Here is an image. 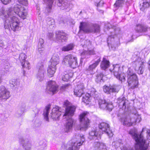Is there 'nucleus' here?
<instances>
[{
    "label": "nucleus",
    "instance_id": "nucleus-11",
    "mask_svg": "<svg viewBox=\"0 0 150 150\" xmlns=\"http://www.w3.org/2000/svg\"><path fill=\"white\" fill-rule=\"evenodd\" d=\"M120 67L118 65H113V69H110V71L113 72L114 75L116 77L121 81V82H124L125 81V74L124 73L120 74L119 73Z\"/></svg>",
    "mask_w": 150,
    "mask_h": 150
},
{
    "label": "nucleus",
    "instance_id": "nucleus-10",
    "mask_svg": "<svg viewBox=\"0 0 150 150\" xmlns=\"http://www.w3.org/2000/svg\"><path fill=\"white\" fill-rule=\"evenodd\" d=\"M62 63L65 65L68 64L70 67L73 69L78 66L77 58L71 54L67 55L64 57Z\"/></svg>",
    "mask_w": 150,
    "mask_h": 150
},
{
    "label": "nucleus",
    "instance_id": "nucleus-36",
    "mask_svg": "<svg viewBox=\"0 0 150 150\" xmlns=\"http://www.w3.org/2000/svg\"><path fill=\"white\" fill-rule=\"evenodd\" d=\"M109 62L104 58L103 60L101 62L100 67L103 69L105 70L109 67Z\"/></svg>",
    "mask_w": 150,
    "mask_h": 150
},
{
    "label": "nucleus",
    "instance_id": "nucleus-17",
    "mask_svg": "<svg viewBox=\"0 0 150 150\" xmlns=\"http://www.w3.org/2000/svg\"><path fill=\"white\" fill-rule=\"evenodd\" d=\"M98 103L100 108L102 109H106L110 111L113 108L112 104L106 102L104 100L99 99Z\"/></svg>",
    "mask_w": 150,
    "mask_h": 150
},
{
    "label": "nucleus",
    "instance_id": "nucleus-50",
    "mask_svg": "<svg viewBox=\"0 0 150 150\" xmlns=\"http://www.w3.org/2000/svg\"><path fill=\"white\" fill-rule=\"evenodd\" d=\"M38 50L39 53L41 55H43L45 54V49L43 47L38 48Z\"/></svg>",
    "mask_w": 150,
    "mask_h": 150
},
{
    "label": "nucleus",
    "instance_id": "nucleus-14",
    "mask_svg": "<svg viewBox=\"0 0 150 150\" xmlns=\"http://www.w3.org/2000/svg\"><path fill=\"white\" fill-rule=\"evenodd\" d=\"M98 127L102 132L106 134L109 137H111L113 136V134L110 129V126L108 123L102 122L99 125Z\"/></svg>",
    "mask_w": 150,
    "mask_h": 150
},
{
    "label": "nucleus",
    "instance_id": "nucleus-13",
    "mask_svg": "<svg viewBox=\"0 0 150 150\" xmlns=\"http://www.w3.org/2000/svg\"><path fill=\"white\" fill-rule=\"evenodd\" d=\"M133 65L135 67V69L137 71V73L139 74H142L143 73L144 66V62L142 61L141 58H138L134 62Z\"/></svg>",
    "mask_w": 150,
    "mask_h": 150
},
{
    "label": "nucleus",
    "instance_id": "nucleus-51",
    "mask_svg": "<svg viewBox=\"0 0 150 150\" xmlns=\"http://www.w3.org/2000/svg\"><path fill=\"white\" fill-rule=\"evenodd\" d=\"M18 2L22 5L26 6L28 4L27 0H18Z\"/></svg>",
    "mask_w": 150,
    "mask_h": 150
},
{
    "label": "nucleus",
    "instance_id": "nucleus-44",
    "mask_svg": "<svg viewBox=\"0 0 150 150\" xmlns=\"http://www.w3.org/2000/svg\"><path fill=\"white\" fill-rule=\"evenodd\" d=\"M47 23L49 25H53L54 24V20L52 18L48 17L46 20Z\"/></svg>",
    "mask_w": 150,
    "mask_h": 150
},
{
    "label": "nucleus",
    "instance_id": "nucleus-6",
    "mask_svg": "<svg viewBox=\"0 0 150 150\" xmlns=\"http://www.w3.org/2000/svg\"><path fill=\"white\" fill-rule=\"evenodd\" d=\"M81 141L70 143V142L67 144H64L62 146V149L63 150H78L79 146L82 145L85 141V138L83 135L80 136Z\"/></svg>",
    "mask_w": 150,
    "mask_h": 150
},
{
    "label": "nucleus",
    "instance_id": "nucleus-30",
    "mask_svg": "<svg viewBox=\"0 0 150 150\" xmlns=\"http://www.w3.org/2000/svg\"><path fill=\"white\" fill-rule=\"evenodd\" d=\"M95 52L93 50L84 51L81 54V58H88L90 55L94 54Z\"/></svg>",
    "mask_w": 150,
    "mask_h": 150
},
{
    "label": "nucleus",
    "instance_id": "nucleus-39",
    "mask_svg": "<svg viewBox=\"0 0 150 150\" xmlns=\"http://www.w3.org/2000/svg\"><path fill=\"white\" fill-rule=\"evenodd\" d=\"M62 76V80L64 81H67L72 76V74L71 72H69L68 74L64 73Z\"/></svg>",
    "mask_w": 150,
    "mask_h": 150
},
{
    "label": "nucleus",
    "instance_id": "nucleus-26",
    "mask_svg": "<svg viewBox=\"0 0 150 150\" xmlns=\"http://www.w3.org/2000/svg\"><path fill=\"white\" fill-rule=\"evenodd\" d=\"M136 31L139 32L149 31V37L150 36V28H148L146 26L141 24L138 25L136 27Z\"/></svg>",
    "mask_w": 150,
    "mask_h": 150
},
{
    "label": "nucleus",
    "instance_id": "nucleus-52",
    "mask_svg": "<svg viewBox=\"0 0 150 150\" xmlns=\"http://www.w3.org/2000/svg\"><path fill=\"white\" fill-rule=\"evenodd\" d=\"M2 3L5 4L6 5L8 4L11 1V0H0Z\"/></svg>",
    "mask_w": 150,
    "mask_h": 150
},
{
    "label": "nucleus",
    "instance_id": "nucleus-56",
    "mask_svg": "<svg viewBox=\"0 0 150 150\" xmlns=\"http://www.w3.org/2000/svg\"><path fill=\"white\" fill-rule=\"evenodd\" d=\"M4 46V43L2 40L0 39V47H2Z\"/></svg>",
    "mask_w": 150,
    "mask_h": 150
},
{
    "label": "nucleus",
    "instance_id": "nucleus-19",
    "mask_svg": "<svg viewBox=\"0 0 150 150\" xmlns=\"http://www.w3.org/2000/svg\"><path fill=\"white\" fill-rule=\"evenodd\" d=\"M84 86L83 83H80L78 84L74 89V95L77 96L81 97L84 93Z\"/></svg>",
    "mask_w": 150,
    "mask_h": 150
},
{
    "label": "nucleus",
    "instance_id": "nucleus-49",
    "mask_svg": "<svg viewBox=\"0 0 150 150\" xmlns=\"http://www.w3.org/2000/svg\"><path fill=\"white\" fill-rule=\"evenodd\" d=\"M44 40L43 39L40 38L38 43V48L43 47Z\"/></svg>",
    "mask_w": 150,
    "mask_h": 150
},
{
    "label": "nucleus",
    "instance_id": "nucleus-20",
    "mask_svg": "<svg viewBox=\"0 0 150 150\" xmlns=\"http://www.w3.org/2000/svg\"><path fill=\"white\" fill-rule=\"evenodd\" d=\"M67 34L62 31H59L56 33V40L60 42L66 41L67 40Z\"/></svg>",
    "mask_w": 150,
    "mask_h": 150
},
{
    "label": "nucleus",
    "instance_id": "nucleus-37",
    "mask_svg": "<svg viewBox=\"0 0 150 150\" xmlns=\"http://www.w3.org/2000/svg\"><path fill=\"white\" fill-rule=\"evenodd\" d=\"M89 93L90 96L93 97L95 99L98 100V92L96 91V89L93 88H91V90Z\"/></svg>",
    "mask_w": 150,
    "mask_h": 150
},
{
    "label": "nucleus",
    "instance_id": "nucleus-16",
    "mask_svg": "<svg viewBox=\"0 0 150 150\" xmlns=\"http://www.w3.org/2000/svg\"><path fill=\"white\" fill-rule=\"evenodd\" d=\"M58 89L55 81H51L47 83L46 89V91L49 93L54 94L57 91Z\"/></svg>",
    "mask_w": 150,
    "mask_h": 150
},
{
    "label": "nucleus",
    "instance_id": "nucleus-21",
    "mask_svg": "<svg viewBox=\"0 0 150 150\" xmlns=\"http://www.w3.org/2000/svg\"><path fill=\"white\" fill-rule=\"evenodd\" d=\"M19 142L21 144L25 150H31L32 147L31 142L27 139L21 138Z\"/></svg>",
    "mask_w": 150,
    "mask_h": 150
},
{
    "label": "nucleus",
    "instance_id": "nucleus-27",
    "mask_svg": "<svg viewBox=\"0 0 150 150\" xmlns=\"http://www.w3.org/2000/svg\"><path fill=\"white\" fill-rule=\"evenodd\" d=\"M93 146L94 150H106V146L102 142L96 141L94 143Z\"/></svg>",
    "mask_w": 150,
    "mask_h": 150
},
{
    "label": "nucleus",
    "instance_id": "nucleus-47",
    "mask_svg": "<svg viewBox=\"0 0 150 150\" xmlns=\"http://www.w3.org/2000/svg\"><path fill=\"white\" fill-rule=\"evenodd\" d=\"M3 64L4 66V68L6 69V71L10 68V64L8 61L5 60L3 62Z\"/></svg>",
    "mask_w": 150,
    "mask_h": 150
},
{
    "label": "nucleus",
    "instance_id": "nucleus-60",
    "mask_svg": "<svg viewBox=\"0 0 150 150\" xmlns=\"http://www.w3.org/2000/svg\"><path fill=\"white\" fill-rule=\"evenodd\" d=\"M148 19H149L150 20V15H149V16Z\"/></svg>",
    "mask_w": 150,
    "mask_h": 150
},
{
    "label": "nucleus",
    "instance_id": "nucleus-42",
    "mask_svg": "<svg viewBox=\"0 0 150 150\" xmlns=\"http://www.w3.org/2000/svg\"><path fill=\"white\" fill-rule=\"evenodd\" d=\"M103 75L102 72H99L98 73L96 76V78H95L96 81L97 83H99L101 81H103Z\"/></svg>",
    "mask_w": 150,
    "mask_h": 150
},
{
    "label": "nucleus",
    "instance_id": "nucleus-35",
    "mask_svg": "<svg viewBox=\"0 0 150 150\" xmlns=\"http://www.w3.org/2000/svg\"><path fill=\"white\" fill-rule=\"evenodd\" d=\"M50 107V105H48L46 107L43 111V115L44 119L46 121H49L48 115L49 112Z\"/></svg>",
    "mask_w": 150,
    "mask_h": 150
},
{
    "label": "nucleus",
    "instance_id": "nucleus-59",
    "mask_svg": "<svg viewBox=\"0 0 150 150\" xmlns=\"http://www.w3.org/2000/svg\"><path fill=\"white\" fill-rule=\"evenodd\" d=\"M1 80H2V79H1V78L0 77V83L1 82Z\"/></svg>",
    "mask_w": 150,
    "mask_h": 150
},
{
    "label": "nucleus",
    "instance_id": "nucleus-24",
    "mask_svg": "<svg viewBox=\"0 0 150 150\" xmlns=\"http://www.w3.org/2000/svg\"><path fill=\"white\" fill-rule=\"evenodd\" d=\"M94 62L93 63L90 65L88 68H86V71H92L95 69L98 64L100 61V57H96L93 61Z\"/></svg>",
    "mask_w": 150,
    "mask_h": 150
},
{
    "label": "nucleus",
    "instance_id": "nucleus-32",
    "mask_svg": "<svg viewBox=\"0 0 150 150\" xmlns=\"http://www.w3.org/2000/svg\"><path fill=\"white\" fill-rule=\"evenodd\" d=\"M47 5L46 8V11L48 13L50 12L52 9V5L53 2V0H43Z\"/></svg>",
    "mask_w": 150,
    "mask_h": 150
},
{
    "label": "nucleus",
    "instance_id": "nucleus-58",
    "mask_svg": "<svg viewBox=\"0 0 150 150\" xmlns=\"http://www.w3.org/2000/svg\"><path fill=\"white\" fill-rule=\"evenodd\" d=\"M15 150H23V149L21 148H19L18 149H16Z\"/></svg>",
    "mask_w": 150,
    "mask_h": 150
},
{
    "label": "nucleus",
    "instance_id": "nucleus-18",
    "mask_svg": "<svg viewBox=\"0 0 150 150\" xmlns=\"http://www.w3.org/2000/svg\"><path fill=\"white\" fill-rule=\"evenodd\" d=\"M61 115V112L59 107L56 106L52 109L50 116L52 119L58 120H59V117Z\"/></svg>",
    "mask_w": 150,
    "mask_h": 150
},
{
    "label": "nucleus",
    "instance_id": "nucleus-23",
    "mask_svg": "<svg viewBox=\"0 0 150 150\" xmlns=\"http://www.w3.org/2000/svg\"><path fill=\"white\" fill-rule=\"evenodd\" d=\"M38 68L39 70L36 75V77L40 81H42L44 79L45 70L44 69L43 65L42 64L39 66Z\"/></svg>",
    "mask_w": 150,
    "mask_h": 150
},
{
    "label": "nucleus",
    "instance_id": "nucleus-7",
    "mask_svg": "<svg viewBox=\"0 0 150 150\" xmlns=\"http://www.w3.org/2000/svg\"><path fill=\"white\" fill-rule=\"evenodd\" d=\"M134 118H131L129 116L126 117L122 119V121L124 125L129 127L135 125L136 122H139L141 120V116L135 113L133 116Z\"/></svg>",
    "mask_w": 150,
    "mask_h": 150
},
{
    "label": "nucleus",
    "instance_id": "nucleus-57",
    "mask_svg": "<svg viewBox=\"0 0 150 150\" xmlns=\"http://www.w3.org/2000/svg\"><path fill=\"white\" fill-rule=\"evenodd\" d=\"M126 150H133L132 148H129L127 149Z\"/></svg>",
    "mask_w": 150,
    "mask_h": 150
},
{
    "label": "nucleus",
    "instance_id": "nucleus-41",
    "mask_svg": "<svg viewBox=\"0 0 150 150\" xmlns=\"http://www.w3.org/2000/svg\"><path fill=\"white\" fill-rule=\"evenodd\" d=\"M10 86L12 87H17L19 84L18 81L16 79H11L10 81Z\"/></svg>",
    "mask_w": 150,
    "mask_h": 150
},
{
    "label": "nucleus",
    "instance_id": "nucleus-48",
    "mask_svg": "<svg viewBox=\"0 0 150 150\" xmlns=\"http://www.w3.org/2000/svg\"><path fill=\"white\" fill-rule=\"evenodd\" d=\"M114 35L112 34L110 35L107 39V43L108 45L109 46V44L111 43V42H112L114 40Z\"/></svg>",
    "mask_w": 150,
    "mask_h": 150
},
{
    "label": "nucleus",
    "instance_id": "nucleus-12",
    "mask_svg": "<svg viewBox=\"0 0 150 150\" xmlns=\"http://www.w3.org/2000/svg\"><path fill=\"white\" fill-rule=\"evenodd\" d=\"M120 89V86L116 85L109 86L105 85L103 87V91L107 94H111L113 93H117Z\"/></svg>",
    "mask_w": 150,
    "mask_h": 150
},
{
    "label": "nucleus",
    "instance_id": "nucleus-54",
    "mask_svg": "<svg viewBox=\"0 0 150 150\" xmlns=\"http://www.w3.org/2000/svg\"><path fill=\"white\" fill-rule=\"evenodd\" d=\"M105 28L108 29H110L112 28V25L109 23L106 24L105 25Z\"/></svg>",
    "mask_w": 150,
    "mask_h": 150
},
{
    "label": "nucleus",
    "instance_id": "nucleus-31",
    "mask_svg": "<svg viewBox=\"0 0 150 150\" xmlns=\"http://www.w3.org/2000/svg\"><path fill=\"white\" fill-rule=\"evenodd\" d=\"M150 6V0H144L143 2L140 5V10L144 11L145 9Z\"/></svg>",
    "mask_w": 150,
    "mask_h": 150
},
{
    "label": "nucleus",
    "instance_id": "nucleus-43",
    "mask_svg": "<svg viewBox=\"0 0 150 150\" xmlns=\"http://www.w3.org/2000/svg\"><path fill=\"white\" fill-rule=\"evenodd\" d=\"M124 4V1L123 0H117L114 4V7L118 8L122 6Z\"/></svg>",
    "mask_w": 150,
    "mask_h": 150
},
{
    "label": "nucleus",
    "instance_id": "nucleus-34",
    "mask_svg": "<svg viewBox=\"0 0 150 150\" xmlns=\"http://www.w3.org/2000/svg\"><path fill=\"white\" fill-rule=\"evenodd\" d=\"M75 45L73 43H70L63 46L62 48V50L64 52H68L73 49Z\"/></svg>",
    "mask_w": 150,
    "mask_h": 150
},
{
    "label": "nucleus",
    "instance_id": "nucleus-38",
    "mask_svg": "<svg viewBox=\"0 0 150 150\" xmlns=\"http://www.w3.org/2000/svg\"><path fill=\"white\" fill-rule=\"evenodd\" d=\"M81 42L82 43L81 45H82L83 47H87L90 48L92 46L91 42L88 40H83Z\"/></svg>",
    "mask_w": 150,
    "mask_h": 150
},
{
    "label": "nucleus",
    "instance_id": "nucleus-28",
    "mask_svg": "<svg viewBox=\"0 0 150 150\" xmlns=\"http://www.w3.org/2000/svg\"><path fill=\"white\" fill-rule=\"evenodd\" d=\"M127 102V100H126V98L125 97H122L118 98L117 103L119 104V106L120 107L122 106V108L125 109L127 107L126 104Z\"/></svg>",
    "mask_w": 150,
    "mask_h": 150
},
{
    "label": "nucleus",
    "instance_id": "nucleus-46",
    "mask_svg": "<svg viewBox=\"0 0 150 150\" xmlns=\"http://www.w3.org/2000/svg\"><path fill=\"white\" fill-rule=\"evenodd\" d=\"M22 66L23 68H26L28 69H30V67L29 66V64L28 62L26 61L24 62L21 63Z\"/></svg>",
    "mask_w": 150,
    "mask_h": 150
},
{
    "label": "nucleus",
    "instance_id": "nucleus-55",
    "mask_svg": "<svg viewBox=\"0 0 150 150\" xmlns=\"http://www.w3.org/2000/svg\"><path fill=\"white\" fill-rule=\"evenodd\" d=\"M47 36L50 39H51L54 36V34L51 33H49L47 34Z\"/></svg>",
    "mask_w": 150,
    "mask_h": 150
},
{
    "label": "nucleus",
    "instance_id": "nucleus-4",
    "mask_svg": "<svg viewBox=\"0 0 150 150\" xmlns=\"http://www.w3.org/2000/svg\"><path fill=\"white\" fill-rule=\"evenodd\" d=\"M80 31L86 33H96L100 31V26L98 24L91 23L81 22L79 26Z\"/></svg>",
    "mask_w": 150,
    "mask_h": 150
},
{
    "label": "nucleus",
    "instance_id": "nucleus-3",
    "mask_svg": "<svg viewBox=\"0 0 150 150\" xmlns=\"http://www.w3.org/2000/svg\"><path fill=\"white\" fill-rule=\"evenodd\" d=\"M64 105L66 107L65 112L63 117L67 119V122L65 125L64 130L65 132H70L72 129L74 122L73 120L71 117L73 115L76 109L75 106L72 105L67 100L64 101Z\"/></svg>",
    "mask_w": 150,
    "mask_h": 150
},
{
    "label": "nucleus",
    "instance_id": "nucleus-53",
    "mask_svg": "<svg viewBox=\"0 0 150 150\" xmlns=\"http://www.w3.org/2000/svg\"><path fill=\"white\" fill-rule=\"evenodd\" d=\"M104 2L102 0H100L98 4H97L96 6L97 7L102 6L103 5Z\"/></svg>",
    "mask_w": 150,
    "mask_h": 150
},
{
    "label": "nucleus",
    "instance_id": "nucleus-29",
    "mask_svg": "<svg viewBox=\"0 0 150 150\" xmlns=\"http://www.w3.org/2000/svg\"><path fill=\"white\" fill-rule=\"evenodd\" d=\"M56 2L58 6L62 7L61 8L62 10L67 9L68 8L69 10V4L67 2H64L63 0H56Z\"/></svg>",
    "mask_w": 150,
    "mask_h": 150
},
{
    "label": "nucleus",
    "instance_id": "nucleus-40",
    "mask_svg": "<svg viewBox=\"0 0 150 150\" xmlns=\"http://www.w3.org/2000/svg\"><path fill=\"white\" fill-rule=\"evenodd\" d=\"M82 100V102L86 104H88L90 101L89 94L86 93L84 96L83 97Z\"/></svg>",
    "mask_w": 150,
    "mask_h": 150
},
{
    "label": "nucleus",
    "instance_id": "nucleus-61",
    "mask_svg": "<svg viewBox=\"0 0 150 150\" xmlns=\"http://www.w3.org/2000/svg\"><path fill=\"white\" fill-rule=\"evenodd\" d=\"M116 30H115V33H116Z\"/></svg>",
    "mask_w": 150,
    "mask_h": 150
},
{
    "label": "nucleus",
    "instance_id": "nucleus-25",
    "mask_svg": "<svg viewBox=\"0 0 150 150\" xmlns=\"http://www.w3.org/2000/svg\"><path fill=\"white\" fill-rule=\"evenodd\" d=\"M51 64L50 65L56 67V66L59 62V56L57 54H54L52 56L50 60Z\"/></svg>",
    "mask_w": 150,
    "mask_h": 150
},
{
    "label": "nucleus",
    "instance_id": "nucleus-22",
    "mask_svg": "<svg viewBox=\"0 0 150 150\" xmlns=\"http://www.w3.org/2000/svg\"><path fill=\"white\" fill-rule=\"evenodd\" d=\"M98 129L96 128H93L92 129V130L89 132V138L91 139H95L99 140L101 138L100 135L101 133L98 131Z\"/></svg>",
    "mask_w": 150,
    "mask_h": 150
},
{
    "label": "nucleus",
    "instance_id": "nucleus-5",
    "mask_svg": "<svg viewBox=\"0 0 150 150\" xmlns=\"http://www.w3.org/2000/svg\"><path fill=\"white\" fill-rule=\"evenodd\" d=\"M89 115L87 112H84L80 114L79 117L80 124L76 127L77 129L85 131L90 127V121L88 118Z\"/></svg>",
    "mask_w": 150,
    "mask_h": 150
},
{
    "label": "nucleus",
    "instance_id": "nucleus-2",
    "mask_svg": "<svg viewBox=\"0 0 150 150\" xmlns=\"http://www.w3.org/2000/svg\"><path fill=\"white\" fill-rule=\"evenodd\" d=\"M13 13L12 9L9 8L5 11L2 7L0 11V16L5 19L4 27L5 29L10 30L11 28L14 31H19L21 28L19 20L14 15L11 14Z\"/></svg>",
    "mask_w": 150,
    "mask_h": 150
},
{
    "label": "nucleus",
    "instance_id": "nucleus-33",
    "mask_svg": "<svg viewBox=\"0 0 150 150\" xmlns=\"http://www.w3.org/2000/svg\"><path fill=\"white\" fill-rule=\"evenodd\" d=\"M57 67L49 65L47 69V75L49 77H52L55 73Z\"/></svg>",
    "mask_w": 150,
    "mask_h": 150
},
{
    "label": "nucleus",
    "instance_id": "nucleus-1",
    "mask_svg": "<svg viewBox=\"0 0 150 150\" xmlns=\"http://www.w3.org/2000/svg\"><path fill=\"white\" fill-rule=\"evenodd\" d=\"M144 129L143 128L140 134L137 133V129L134 128L131 129L129 132V134L136 142L134 145L135 150H147L148 148L149 142L148 139H150V129L145 128V134L147 139L146 140L144 139L143 134Z\"/></svg>",
    "mask_w": 150,
    "mask_h": 150
},
{
    "label": "nucleus",
    "instance_id": "nucleus-9",
    "mask_svg": "<svg viewBox=\"0 0 150 150\" xmlns=\"http://www.w3.org/2000/svg\"><path fill=\"white\" fill-rule=\"evenodd\" d=\"M10 8H12L13 12L12 14L11 13V14L14 15V14L15 13L23 19L26 18L27 13L26 10L24 7L20 5L16 4L14 6L13 8L11 7L8 8L7 10Z\"/></svg>",
    "mask_w": 150,
    "mask_h": 150
},
{
    "label": "nucleus",
    "instance_id": "nucleus-45",
    "mask_svg": "<svg viewBox=\"0 0 150 150\" xmlns=\"http://www.w3.org/2000/svg\"><path fill=\"white\" fill-rule=\"evenodd\" d=\"M26 58V55L24 53H21L19 55V59L21 63L26 61L25 60Z\"/></svg>",
    "mask_w": 150,
    "mask_h": 150
},
{
    "label": "nucleus",
    "instance_id": "nucleus-8",
    "mask_svg": "<svg viewBox=\"0 0 150 150\" xmlns=\"http://www.w3.org/2000/svg\"><path fill=\"white\" fill-rule=\"evenodd\" d=\"M128 86L129 88L133 89L138 87V81L136 74L131 72L129 69L127 71Z\"/></svg>",
    "mask_w": 150,
    "mask_h": 150
},
{
    "label": "nucleus",
    "instance_id": "nucleus-15",
    "mask_svg": "<svg viewBox=\"0 0 150 150\" xmlns=\"http://www.w3.org/2000/svg\"><path fill=\"white\" fill-rule=\"evenodd\" d=\"M11 96L9 92L5 86H2L0 87V101L6 100Z\"/></svg>",
    "mask_w": 150,
    "mask_h": 150
}]
</instances>
